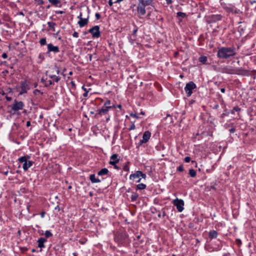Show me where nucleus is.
Here are the masks:
<instances>
[{"mask_svg": "<svg viewBox=\"0 0 256 256\" xmlns=\"http://www.w3.org/2000/svg\"><path fill=\"white\" fill-rule=\"evenodd\" d=\"M189 174L192 178H194L196 176V172L194 170L191 168L189 170Z\"/></svg>", "mask_w": 256, "mask_h": 256, "instance_id": "nucleus-28", "label": "nucleus"}, {"mask_svg": "<svg viewBox=\"0 0 256 256\" xmlns=\"http://www.w3.org/2000/svg\"><path fill=\"white\" fill-rule=\"evenodd\" d=\"M38 93H39V94H42L43 93L42 92H40V90H38V89H36L34 91V94H37Z\"/></svg>", "mask_w": 256, "mask_h": 256, "instance_id": "nucleus-43", "label": "nucleus"}, {"mask_svg": "<svg viewBox=\"0 0 256 256\" xmlns=\"http://www.w3.org/2000/svg\"><path fill=\"white\" fill-rule=\"evenodd\" d=\"M26 125L27 126H30V121H28L26 122Z\"/></svg>", "mask_w": 256, "mask_h": 256, "instance_id": "nucleus-58", "label": "nucleus"}, {"mask_svg": "<svg viewBox=\"0 0 256 256\" xmlns=\"http://www.w3.org/2000/svg\"><path fill=\"white\" fill-rule=\"evenodd\" d=\"M60 52L58 46H54L52 44L50 43L48 44V52H53L54 53H57Z\"/></svg>", "mask_w": 256, "mask_h": 256, "instance_id": "nucleus-14", "label": "nucleus"}, {"mask_svg": "<svg viewBox=\"0 0 256 256\" xmlns=\"http://www.w3.org/2000/svg\"><path fill=\"white\" fill-rule=\"evenodd\" d=\"M173 204L179 212L184 210V202L182 200L176 198L174 200Z\"/></svg>", "mask_w": 256, "mask_h": 256, "instance_id": "nucleus-8", "label": "nucleus"}, {"mask_svg": "<svg viewBox=\"0 0 256 256\" xmlns=\"http://www.w3.org/2000/svg\"><path fill=\"white\" fill-rule=\"evenodd\" d=\"M166 2L167 4H169L172 3V0H166Z\"/></svg>", "mask_w": 256, "mask_h": 256, "instance_id": "nucleus-55", "label": "nucleus"}, {"mask_svg": "<svg viewBox=\"0 0 256 256\" xmlns=\"http://www.w3.org/2000/svg\"><path fill=\"white\" fill-rule=\"evenodd\" d=\"M52 84H54V82L51 80H49L45 84V86L48 87Z\"/></svg>", "mask_w": 256, "mask_h": 256, "instance_id": "nucleus-39", "label": "nucleus"}, {"mask_svg": "<svg viewBox=\"0 0 256 256\" xmlns=\"http://www.w3.org/2000/svg\"><path fill=\"white\" fill-rule=\"evenodd\" d=\"M240 110V108L238 106H236L232 108V110H231L230 112L232 114H234V112H239Z\"/></svg>", "mask_w": 256, "mask_h": 256, "instance_id": "nucleus-34", "label": "nucleus"}, {"mask_svg": "<svg viewBox=\"0 0 256 256\" xmlns=\"http://www.w3.org/2000/svg\"><path fill=\"white\" fill-rule=\"evenodd\" d=\"M207 60H208V58L204 56H201L198 58V61L203 64H206Z\"/></svg>", "mask_w": 256, "mask_h": 256, "instance_id": "nucleus-21", "label": "nucleus"}, {"mask_svg": "<svg viewBox=\"0 0 256 256\" xmlns=\"http://www.w3.org/2000/svg\"><path fill=\"white\" fill-rule=\"evenodd\" d=\"M190 161V156H186L184 158V162H189Z\"/></svg>", "mask_w": 256, "mask_h": 256, "instance_id": "nucleus-44", "label": "nucleus"}, {"mask_svg": "<svg viewBox=\"0 0 256 256\" xmlns=\"http://www.w3.org/2000/svg\"><path fill=\"white\" fill-rule=\"evenodd\" d=\"M138 196L137 194L136 193H134L132 196H131V200H132V202H134L136 201L138 198Z\"/></svg>", "mask_w": 256, "mask_h": 256, "instance_id": "nucleus-31", "label": "nucleus"}, {"mask_svg": "<svg viewBox=\"0 0 256 256\" xmlns=\"http://www.w3.org/2000/svg\"><path fill=\"white\" fill-rule=\"evenodd\" d=\"M220 72L230 74L246 75L248 72L242 68H237L228 65L221 68Z\"/></svg>", "mask_w": 256, "mask_h": 256, "instance_id": "nucleus-2", "label": "nucleus"}, {"mask_svg": "<svg viewBox=\"0 0 256 256\" xmlns=\"http://www.w3.org/2000/svg\"><path fill=\"white\" fill-rule=\"evenodd\" d=\"M140 4H143L146 6L150 5L152 2V0H138Z\"/></svg>", "mask_w": 256, "mask_h": 256, "instance_id": "nucleus-25", "label": "nucleus"}, {"mask_svg": "<svg viewBox=\"0 0 256 256\" xmlns=\"http://www.w3.org/2000/svg\"><path fill=\"white\" fill-rule=\"evenodd\" d=\"M138 30V28L136 26H135V28H134V29L132 31V36L134 38H135L136 36V33H137Z\"/></svg>", "mask_w": 256, "mask_h": 256, "instance_id": "nucleus-36", "label": "nucleus"}, {"mask_svg": "<svg viewBox=\"0 0 256 256\" xmlns=\"http://www.w3.org/2000/svg\"><path fill=\"white\" fill-rule=\"evenodd\" d=\"M88 22V16L86 18H80V20L78 22V24L80 28L86 25Z\"/></svg>", "mask_w": 256, "mask_h": 256, "instance_id": "nucleus-19", "label": "nucleus"}, {"mask_svg": "<svg viewBox=\"0 0 256 256\" xmlns=\"http://www.w3.org/2000/svg\"><path fill=\"white\" fill-rule=\"evenodd\" d=\"M30 158V156L26 155L22 156L18 158V161L20 163H24L22 168L24 171L27 170L33 164L32 161L28 160Z\"/></svg>", "mask_w": 256, "mask_h": 256, "instance_id": "nucleus-3", "label": "nucleus"}, {"mask_svg": "<svg viewBox=\"0 0 256 256\" xmlns=\"http://www.w3.org/2000/svg\"><path fill=\"white\" fill-rule=\"evenodd\" d=\"M210 18L211 22H216L220 20L222 18V16L220 14H212L210 16Z\"/></svg>", "mask_w": 256, "mask_h": 256, "instance_id": "nucleus-17", "label": "nucleus"}, {"mask_svg": "<svg viewBox=\"0 0 256 256\" xmlns=\"http://www.w3.org/2000/svg\"><path fill=\"white\" fill-rule=\"evenodd\" d=\"M218 236V232L216 230H211L209 232V238H215Z\"/></svg>", "mask_w": 256, "mask_h": 256, "instance_id": "nucleus-24", "label": "nucleus"}, {"mask_svg": "<svg viewBox=\"0 0 256 256\" xmlns=\"http://www.w3.org/2000/svg\"><path fill=\"white\" fill-rule=\"evenodd\" d=\"M138 179L136 180L137 182H140L141 180V178H140V170L136 171L134 174H131L130 176V180H134L136 179Z\"/></svg>", "mask_w": 256, "mask_h": 256, "instance_id": "nucleus-15", "label": "nucleus"}, {"mask_svg": "<svg viewBox=\"0 0 256 256\" xmlns=\"http://www.w3.org/2000/svg\"><path fill=\"white\" fill-rule=\"evenodd\" d=\"M196 88V85L193 82L191 81L187 83L184 88V90L186 93V96L188 97L190 96L192 94V90Z\"/></svg>", "mask_w": 256, "mask_h": 256, "instance_id": "nucleus-4", "label": "nucleus"}, {"mask_svg": "<svg viewBox=\"0 0 256 256\" xmlns=\"http://www.w3.org/2000/svg\"><path fill=\"white\" fill-rule=\"evenodd\" d=\"M136 188L138 190H144L146 188V185L144 184H140L136 186Z\"/></svg>", "mask_w": 256, "mask_h": 256, "instance_id": "nucleus-29", "label": "nucleus"}, {"mask_svg": "<svg viewBox=\"0 0 256 256\" xmlns=\"http://www.w3.org/2000/svg\"><path fill=\"white\" fill-rule=\"evenodd\" d=\"M72 36L74 38H78V33L76 32H74L73 33Z\"/></svg>", "mask_w": 256, "mask_h": 256, "instance_id": "nucleus-48", "label": "nucleus"}, {"mask_svg": "<svg viewBox=\"0 0 256 256\" xmlns=\"http://www.w3.org/2000/svg\"><path fill=\"white\" fill-rule=\"evenodd\" d=\"M46 242V240L44 238H40L38 239L37 242L38 243V247L42 248L45 247L44 243Z\"/></svg>", "mask_w": 256, "mask_h": 256, "instance_id": "nucleus-18", "label": "nucleus"}, {"mask_svg": "<svg viewBox=\"0 0 256 256\" xmlns=\"http://www.w3.org/2000/svg\"><path fill=\"white\" fill-rule=\"evenodd\" d=\"M20 90L19 92V95H22L24 94H26L30 87L29 84L26 80L21 81L20 82Z\"/></svg>", "mask_w": 256, "mask_h": 256, "instance_id": "nucleus-5", "label": "nucleus"}, {"mask_svg": "<svg viewBox=\"0 0 256 256\" xmlns=\"http://www.w3.org/2000/svg\"><path fill=\"white\" fill-rule=\"evenodd\" d=\"M88 91H86V92H85L83 94V96L85 98L87 97L88 96Z\"/></svg>", "mask_w": 256, "mask_h": 256, "instance_id": "nucleus-53", "label": "nucleus"}, {"mask_svg": "<svg viewBox=\"0 0 256 256\" xmlns=\"http://www.w3.org/2000/svg\"><path fill=\"white\" fill-rule=\"evenodd\" d=\"M150 136L151 133L148 130L146 131L143 134L142 139L138 143L139 146L142 145V144L146 143L150 140Z\"/></svg>", "mask_w": 256, "mask_h": 256, "instance_id": "nucleus-10", "label": "nucleus"}, {"mask_svg": "<svg viewBox=\"0 0 256 256\" xmlns=\"http://www.w3.org/2000/svg\"><path fill=\"white\" fill-rule=\"evenodd\" d=\"M176 14H177V16L181 17L182 18H184L186 16V13L180 12H178Z\"/></svg>", "mask_w": 256, "mask_h": 256, "instance_id": "nucleus-33", "label": "nucleus"}, {"mask_svg": "<svg viewBox=\"0 0 256 256\" xmlns=\"http://www.w3.org/2000/svg\"><path fill=\"white\" fill-rule=\"evenodd\" d=\"M48 26L50 28H51L52 30V31H55V28L54 27H55V26L56 25V24L55 22H48Z\"/></svg>", "mask_w": 256, "mask_h": 256, "instance_id": "nucleus-27", "label": "nucleus"}, {"mask_svg": "<svg viewBox=\"0 0 256 256\" xmlns=\"http://www.w3.org/2000/svg\"><path fill=\"white\" fill-rule=\"evenodd\" d=\"M110 104L111 102L110 100H106V102H104V106H112V108H114V105L110 106Z\"/></svg>", "mask_w": 256, "mask_h": 256, "instance_id": "nucleus-37", "label": "nucleus"}, {"mask_svg": "<svg viewBox=\"0 0 256 256\" xmlns=\"http://www.w3.org/2000/svg\"><path fill=\"white\" fill-rule=\"evenodd\" d=\"M90 179L92 183H99L101 182L100 179L96 178L94 174H90Z\"/></svg>", "mask_w": 256, "mask_h": 256, "instance_id": "nucleus-20", "label": "nucleus"}, {"mask_svg": "<svg viewBox=\"0 0 256 256\" xmlns=\"http://www.w3.org/2000/svg\"><path fill=\"white\" fill-rule=\"evenodd\" d=\"M224 10L229 12L238 14L240 12V10L236 8L232 4H228L224 6Z\"/></svg>", "mask_w": 256, "mask_h": 256, "instance_id": "nucleus-11", "label": "nucleus"}, {"mask_svg": "<svg viewBox=\"0 0 256 256\" xmlns=\"http://www.w3.org/2000/svg\"><path fill=\"white\" fill-rule=\"evenodd\" d=\"M49 2L52 5L54 6H58V4H60V0H48ZM61 5L59 6V7H60Z\"/></svg>", "mask_w": 256, "mask_h": 256, "instance_id": "nucleus-23", "label": "nucleus"}, {"mask_svg": "<svg viewBox=\"0 0 256 256\" xmlns=\"http://www.w3.org/2000/svg\"><path fill=\"white\" fill-rule=\"evenodd\" d=\"M123 0H116V1H115L114 2V3H120V2H122Z\"/></svg>", "mask_w": 256, "mask_h": 256, "instance_id": "nucleus-60", "label": "nucleus"}, {"mask_svg": "<svg viewBox=\"0 0 256 256\" xmlns=\"http://www.w3.org/2000/svg\"><path fill=\"white\" fill-rule=\"evenodd\" d=\"M118 108H120V109H121V108H122V105H121V104H119V105H118Z\"/></svg>", "mask_w": 256, "mask_h": 256, "instance_id": "nucleus-64", "label": "nucleus"}, {"mask_svg": "<svg viewBox=\"0 0 256 256\" xmlns=\"http://www.w3.org/2000/svg\"><path fill=\"white\" fill-rule=\"evenodd\" d=\"M88 56H89V59H90V61H91V60H92V54H88Z\"/></svg>", "mask_w": 256, "mask_h": 256, "instance_id": "nucleus-59", "label": "nucleus"}, {"mask_svg": "<svg viewBox=\"0 0 256 256\" xmlns=\"http://www.w3.org/2000/svg\"><path fill=\"white\" fill-rule=\"evenodd\" d=\"M146 6L144 5V4H140V2H139L137 8L138 12H139L141 15H144L146 12L145 9V7Z\"/></svg>", "mask_w": 256, "mask_h": 256, "instance_id": "nucleus-16", "label": "nucleus"}, {"mask_svg": "<svg viewBox=\"0 0 256 256\" xmlns=\"http://www.w3.org/2000/svg\"><path fill=\"white\" fill-rule=\"evenodd\" d=\"M40 214V216H42V218H44L45 215V212H42Z\"/></svg>", "mask_w": 256, "mask_h": 256, "instance_id": "nucleus-56", "label": "nucleus"}, {"mask_svg": "<svg viewBox=\"0 0 256 256\" xmlns=\"http://www.w3.org/2000/svg\"><path fill=\"white\" fill-rule=\"evenodd\" d=\"M108 170L106 168H104L98 172V174L99 176H102L103 175H106L108 174Z\"/></svg>", "mask_w": 256, "mask_h": 256, "instance_id": "nucleus-22", "label": "nucleus"}, {"mask_svg": "<svg viewBox=\"0 0 256 256\" xmlns=\"http://www.w3.org/2000/svg\"><path fill=\"white\" fill-rule=\"evenodd\" d=\"M38 58L41 60L40 62H42V60H44V54H40L39 55H38Z\"/></svg>", "mask_w": 256, "mask_h": 256, "instance_id": "nucleus-41", "label": "nucleus"}, {"mask_svg": "<svg viewBox=\"0 0 256 256\" xmlns=\"http://www.w3.org/2000/svg\"><path fill=\"white\" fill-rule=\"evenodd\" d=\"M60 72L59 68L56 66L51 68L50 70H47L46 72V76H48L50 77V75H54V74H58Z\"/></svg>", "mask_w": 256, "mask_h": 256, "instance_id": "nucleus-12", "label": "nucleus"}, {"mask_svg": "<svg viewBox=\"0 0 256 256\" xmlns=\"http://www.w3.org/2000/svg\"><path fill=\"white\" fill-rule=\"evenodd\" d=\"M45 238L46 239L52 236V234L50 230H46L44 233Z\"/></svg>", "mask_w": 256, "mask_h": 256, "instance_id": "nucleus-30", "label": "nucleus"}, {"mask_svg": "<svg viewBox=\"0 0 256 256\" xmlns=\"http://www.w3.org/2000/svg\"><path fill=\"white\" fill-rule=\"evenodd\" d=\"M88 32L92 34L93 38H98L100 36V26H95L88 30Z\"/></svg>", "mask_w": 256, "mask_h": 256, "instance_id": "nucleus-7", "label": "nucleus"}, {"mask_svg": "<svg viewBox=\"0 0 256 256\" xmlns=\"http://www.w3.org/2000/svg\"><path fill=\"white\" fill-rule=\"evenodd\" d=\"M119 159L118 158V154H113L110 156V160L109 162V164L114 166V168L116 170H120V168L116 166V164L118 162Z\"/></svg>", "mask_w": 256, "mask_h": 256, "instance_id": "nucleus-9", "label": "nucleus"}, {"mask_svg": "<svg viewBox=\"0 0 256 256\" xmlns=\"http://www.w3.org/2000/svg\"><path fill=\"white\" fill-rule=\"evenodd\" d=\"M95 16L96 20H99L100 18V15L98 12H96L95 14Z\"/></svg>", "mask_w": 256, "mask_h": 256, "instance_id": "nucleus-47", "label": "nucleus"}, {"mask_svg": "<svg viewBox=\"0 0 256 256\" xmlns=\"http://www.w3.org/2000/svg\"><path fill=\"white\" fill-rule=\"evenodd\" d=\"M236 54V48L232 47H222L217 52V56L220 58L228 59L235 56Z\"/></svg>", "mask_w": 256, "mask_h": 256, "instance_id": "nucleus-1", "label": "nucleus"}, {"mask_svg": "<svg viewBox=\"0 0 256 256\" xmlns=\"http://www.w3.org/2000/svg\"><path fill=\"white\" fill-rule=\"evenodd\" d=\"M130 116H132L134 118H139V116L136 114H133V113H131L130 114Z\"/></svg>", "mask_w": 256, "mask_h": 256, "instance_id": "nucleus-45", "label": "nucleus"}, {"mask_svg": "<svg viewBox=\"0 0 256 256\" xmlns=\"http://www.w3.org/2000/svg\"><path fill=\"white\" fill-rule=\"evenodd\" d=\"M55 210H60V208L58 206H56V208H55Z\"/></svg>", "mask_w": 256, "mask_h": 256, "instance_id": "nucleus-62", "label": "nucleus"}, {"mask_svg": "<svg viewBox=\"0 0 256 256\" xmlns=\"http://www.w3.org/2000/svg\"><path fill=\"white\" fill-rule=\"evenodd\" d=\"M123 170L125 172H128L130 170V166H129V162H126L125 164L123 167Z\"/></svg>", "mask_w": 256, "mask_h": 256, "instance_id": "nucleus-32", "label": "nucleus"}, {"mask_svg": "<svg viewBox=\"0 0 256 256\" xmlns=\"http://www.w3.org/2000/svg\"><path fill=\"white\" fill-rule=\"evenodd\" d=\"M140 178L142 177V178L146 179V174H144L142 171L140 170Z\"/></svg>", "mask_w": 256, "mask_h": 256, "instance_id": "nucleus-40", "label": "nucleus"}, {"mask_svg": "<svg viewBox=\"0 0 256 256\" xmlns=\"http://www.w3.org/2000/svg\"><path fill=\"white\" fill-rule=\"evenodd\" d=\"M55 12L56 14H62L64 13V12L62 10H56Z\"/></svg>", "mask_w": 256, "mask_h": 256, "instance_id": "nucleus-49", "label": "nucleus"}, {"mask_svg": "<svg viewBox=\"0 0 256 256\" xmlns=\"http://www.w3.org/2000/svg\"><path fill=\"white\" fill-rule=\"evenodd\" d=\"M112 108V106H103L99 109L98 110V112L96 114V116L100 115L102 116L108 114L109 110Z\"/></svg>", "mask_w": 256, "mask_h": 256, "instance_id": "nucleus-13", "label": "nucleus"}, {"mask_svg": "<svg viewBox=\"0 0 256 256\" xmlns=\"http://www.w3.org/2000/svg\"><path fill=\"white\" fill-rule=\"evenodd\" d=\"M166 213L165 211H163L162 212V216H166Z\"/></svg>", "mask_w": 256, "mask_h": 256, "instance_id": "nucleus-63", "label": "nucleus"}, {"mask_svg": "<svg viewBox=\"0 0 256 256\" xmlns=\"http://www.w3.org/2000/svg\"><path fill=\"white\" fill-rule=\"evenodd\" d=\"M178 170L180 171V172H183L184 171V167H183V166L182 164H181L180 166L178 168H177Z\"/></svg>", "mask_w": 256, "mask_h": 256, "instance_id": "nucleus-42", "label": "nucleus"}, {"mask_svg": "<svg viewBox=\"0 0 256 256\" xmlns=\"http://www.w3.org/2000/svg\"><path fill=\"white\" fill-rule=\"evenodd\" d=\"M212 67L214 71L220 72L221 68H218L216 65H213Z\"/></svg>", "mask_w": 256, "mask_h": 256, "instance_id": "nucleus-38", "label": "nucleus"}, {"mask_svg": "<svg viewBox=\"0 0 256 256\" xmlns=\"http://www.w3.org/2000/svg\"><path fill=\"white\" fill-rule=\"evenodd\" d=\"M50 78L53 79L54 81L56 82H58L60 80V78L58 76H56V74L54 75H50Z\"/></svg>", "mask_w": 256, "mask_h": 256, "instance_id": "nucleus-26", "label": "nucleus"}, {"mask_svg": "<svg viewBox=\"0 0 256 256\" xmlns=\"http://www.w3.org/2000/svg\"><path fill=\"white\" fill-rule=\"evenodd\" d=\"M24 106V103L22 102L15 100L14 104L12 106L11 110L15 112L19 110H22Z\"/></svg>", "mask_w": 256, "mask_h": 256, "instance_id": "nucleus-6", "label": "nucleus"}, {"mask_svg": "<svg viewBox=\"0 0 256 256\" xmlns=\"http://www.w3.org/2000/svg\"><path fill=\"white\" fill-rule=\"evenodd\" d=\"M136 128V126H135V125L134 124V123H133L131 126H130V128H129V130H134Z\"/></svg>", "mask_w": 256, "mask_h": 256, "instance_id": "nucleus-46", "label": "nucleus"}, {"mask_svg": "<svg viewBox=\"0 0 256 256\" xmlns=\"http://www.w3.org/2000/svg\"><path fill=\"white\" fill-rule=\"evenodd\" d=\"M114 3V2H112V0H109L108 4L110 5V6H112Z\"/></svg>", "mask_w": 256, "mask_h": 256, "instance_id": "nucleus-52", "label": "nucleus"}, {"mask_svg": "<svg viewBox=\"0 0 256 256\" xmlns=\"http://www.w3.org/2000/svg\"><path fill=\"white\" fill-rule=\"evenodd\" d=\"M230 132V133H234L235 132H236V129L235 128H231L230 130H229Z\"/></svg>", "mask_w": 256, "mask_h": 256, "instance_id": "nucleus-50", "label": "nucleus"}, {"mask_svg": "<svg viewBox=\"0 0 256 256\" xmlns=\"http://www.w3.org/2000/svg\"><path fill=\"white\" fill-rule=\"evenodd\" d=\"M220 92L222 93H224L225 92V89L224 88H222L220 89Z\"/></svg>", "mask_w": 256, "mask_h": 256, "instance_id": "nucleus-61", "label": "nucleus"}, {"mask_svg": "<svg viewBox=\"0 0 256 256\" xmlns=\"http://www.w3.org/2000/svg\"><path fill=\"white\" fill-rule=\"evenodd\" d=\"M2 58H8L7 54L5 52L3 53L2 56Z\"/></svg>", "mask_w": 256, "mask_h": 256, "instance_id": "nucleus-51", "label": "nucleus"}, {"mask_svg": "<svg viewBox=\"0 0 256 256\" xmlns=\"http://www.w3.org/2000/svg\"><path fill=\"white\" fill-rule=\"evenodd\" d=\"M78 18L80 19V18H82V14L80 13V14L78 16Z\"/></svg>", "mask_w": 256, "mask_h": 256, "instance_id": "nucleus-57", "label": "nucleus"}, {"mask_svg": "<svg viewBox=\"0 0 256 256\" xmlns=\"http://www.w3.org/2000/svg\"><path fill=\"white\" fill-rule=\"evenodd\" d=\"M40 43L41 46H44L46 44V38H42L40 40Z\"/></svg>", "mask_w": 256, "mask_h": 256, "instance_id": "nucleus-35", "label": "nucleus"}, {"mask_svg": "<svg viewBox=\"0 0 256 256\" xmlns=\"http://www.w3.org/2000/svg\"><path fill=\"white\" fill-rule=\"evenodd\" d=\"M6 100H8V101H10L12 100V98L11 97H9V96H6Z\"/></svg>", "mask_w": 256, "mask_h": 256, "instance_id": "nucleus-54", "label": "nucleus"}]
</instances>
